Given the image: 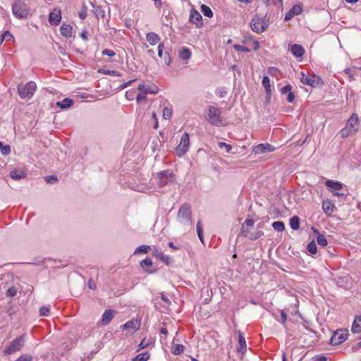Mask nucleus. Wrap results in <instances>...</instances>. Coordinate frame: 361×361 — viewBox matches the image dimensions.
<instances>
[{
	"instance_id": "obj_2",
	"label": "nucleus",
	"mask_w": 361,
	"mask_h": 361,
	"mask_svg": "<svg viewBox=\"0 0 361 361\" xmlns=\"http://www.w3.org/2000/svg\"><path fill=\"white\" fill-rule=\"evenodd\" d=\"M177 220L183 225H190L191 221V207L188 203L182 204L178 210Z\"/></svg>"
},
{
	"instance_id": "obj_56",
	"label": "nucleus",
	"mask_w": 361,
	"mask_h": 361,
	"mask_svg": "<svg viewBox=\"0 0 361 361\" xmlns=\"http://www.w3.org/2000/svg\"><path fill=\"white\" fill-rule=\"evenodd\" d=\"M328 358L324 355H318L313 357L314 361H327Z\"/></svg>"
},
{
	"instance_id": "obj_12",
	"label": "nucleus",
	"mask_w": 361,
	"mask_h": 361,
	"mask_svg": "<svg viewBox=\"0 0 361 361\" xmlns=\"http://www.w3.org/2000/svg\"><path fill=\"white\" fill-rule=\"evenodd\" d=\"M189 21L196 25L197 27H201L203 25L202 15L195 8L190 10Z\"/></svg>"
},
{
	"instance_id": "obj_10",
	"label": "nucleus",
	"mask_w": 361,
	"mask_h": 361,
	"mask_svg": "<svg viewBox=\"0 0 361 361\" xmlns=\"http://www.w3.org/2000/svg\"><path fill=\"white\" fill-rule=\"evenodd\" d=\"M159 179L157 184L160 187L166 185L169 182L172 181L173 174L169 171H163L157 173Z\"/></svg>"
},
{
	"instance_id": "obj_58",
	"label": "nucleus",
	"mask_w": 361,
	"mask_h": 361,
	"mask_svg": "<svg viewBox=\"0 0 361 361\" xmlns=\"http://www.w3.org/2000/svg\"><path fill=\"white\" fill-rule=\"evenodd\" d=\"M149 345V341H146L145 338H144L138 345L139 350L147 348Z\"/></svg>"
},
{
	"instance_id": "obj_53",
	"label": "nucleus",
	"mask_w": 361,
	"mask_h": 361,
	"mask_svg": "<svg viewBox=\"0 0 361 361\" xmlns=\"http://www.w3.org/2000/svg\"><path fill=\"white\" fill-rule=\"evenodd\" d=\"M102 55L108 56L109 57H113L116 55V53L114 51H113L111 49H104L102 51Z\"/></svg>"
},
{
	"instance_id": "obj_52",
	"label": "nucleus",
	"mask_w": 361,
	"mask_h": 361,
	"mask_svg": "<svg viewBox=\"0 0 361 361\" xmlns=\"http://www.w3.org/2000/svg\"><path fill=\"white\" fill-rule=\"evenodd\" d=\"M240 235L243 236L244 238H249V231L245 228V226H244V225L241 226Z\"/></svg>"
},
{
	"instance_id": "obj_45",
	"label": "nucleus",
	"mask_w": 361,
	"mask_h": 361,
	"mask_svg": "<svg viewBox=\"0 0 361 361\" xmlns=\"http://www.w3.org/2000/svg\"><path fill=\"white\" fill-rule=\"evenodd\" d=\"M50 312L49 306H43L39 309L40 316L44 317L48 316Z\"/></svg>"
},
{
	"instance_id": "obj_25",
	"label": "nucleus",
	"mask_w": 361,
	"mask_h": 361,
	"mask_svg": "<svg viewBox=\"0 0 361 361\" xmlns=\"http://www.w3.org/2000/svg\"><path fill=\"white\" fill-rule=\"evenodd\" d=\"M301 75H302V76H301V78H300V82L302 84L307 85H310L311 87H314L315 86V84H316L315 75H314L313 78H308L302 72L301 73Z\"/></svg>"
},
{
	"instance_id": "obj_8",
	"label": "nucleus",
	"mask_w": 361,
	"mask_h": 361,
	"mask_svg": "<svg viewBox=\"0 0 361 361\" xmlns=\"http://www.w3.org/2000/svg\"><path fill=\"white\" fill-rule=\"evenodd\" d=\"M25 337V334H23V335L17 337L16 338H15L11 343L9 346L6 348V349L5 350L6 353L10 355L16 351L20 350L24 345Z\"/></svg>"
},
{
	"instance_id": "obj_1",
	"label": "nucleus",
	"mask_w": 361,
	"mask_h": 361,
	"mask_svg": "<svg viewBox=\"0 0 361 361\" xmlns=\"http://www.w3.org/2000/svg\"><path fill=\"white\" fill-rule=\"evenodd\" d=\"M360 128V120L358 115L353 113L350 118L347 121L345 126L338 133L341 137L344 139L350 136L355 135Z\"/></svg>"
},
{
	"instance_id": "obj_17",
	"label": "nucleus",
	"mask_w": 361,
	"mask_h": 361,
	"mask_svg": "<svg viewBox=\"0 0 361 361\" xmlns=\"http://www.w3.org/2000/svg\"><path fill=\"white\" fill-rule=\"evenodd\" d=\"M137 89L140 92H144L146 94L147 93L155 94L158 93L159 88L157 86H149V85H139Z\"/></svg>"
},
{
	"instance_id": "obj_36",
	"label": "nucleus",
	"mask_w": 361,
	"mask_h": 361,
	"mask_svg": "<svg viewBox=\"0 0 361 361\" xmlns=\"http://www.w3.org/2000/svg\"><path fill=\"white\" fill-rule=\"evenodd\" d=\"M184 345L182 344H176L172 348V353L175 355H179L183 353Z\"/></svg>"
},
{
	"instance_id": "obj_42",
	"label": "nucleus",
	"mask_w": 361,
	"mask_h": 361,
	"mask_svg": "<svg viewBox=\"0 0 361 361\" xmlns=\"http://www.w3.org/2000/svg\"><path fill=\"white\" fill-rule=\"evenodd\" d=\"M11 147L8 145H4L2 142L0 141V151L3 155H8L11 153Z\"/></svg>"
},
{
	"instance_id": "obj_63",
	"label": "nucleus",
	"mask_w": 361,
	"mask_h": 361,
	"mask_svg": "<svg viewBox=\"0 0 361 361\" xmlns=\"http://www.w3.org/2000/svg\"><path fill=\"white\" fill-rule=\"evenodd\" d=\"M294 99H295V95H294L293 92L291 91L288 94L287 101L289 103H292L294 101Z\"/></svg>"
},
{
	"instance_id": "obj_15",
	"label": "nucleus",
	"mask_w": 361,
	"mask_h": 361,
	"mask_svg": "<svg viewBox=\"0 0 361 361\" xmlns=\"http://www.w3.org/2000/svg\"><path fill=\"white\" fill-rule=\"evenodd\" d=\"M274 147L270 144H259L253 147L252 152L256 154H264L265 152H274Z\"/></svg>"
},
{
	"instance_id": "obj_34",
	"label": "nucleus",
	"mask_w": 361,
	"mask_h": 361,
	"mask_svg": "<svg viewBox=\"0 0 361 361\" xmlns=\"http://www.w3.org/2000/svg\"><path fill=\"white\" fill-rule=\"evenodd\" d=\"M262 85L265 88L266 92L267 94H271V85L270 80L268 76H264L262 79Z\"/></svg>"
},
{
	"instance_id": "obj_11",
	"label": "nucleus",
	"mask_w": 361,
	"mask_h": 361,
	"mask_svg": "<svg viewBox=\"0 0 361 361\" xmlns=\"http://www.w3.org/2000/svg\"><path fill=\"white\" fill-rule=\"evenodd\" d=\"M326 186L331 190V192L336 191L334 192V195L335 196H343V193H339L337 191L341 190L343 188V184L338 181H334L331 180H328L325 183Z\"/></svg>"
},
{
	"instance_id": "obj_55",
	"label": "nucleus",
	"mask_w": 361,
	"mask_h": 361,
	"mask_svg": "<svg viewBox=\"0 0 361 361\" xmlns=\"http://www.w3.org/2000/svg\"><path fill=\"white\" fill-rule=\"evenodd\" d=\"M32 356L30 355H23L18 357L16 361H31Z\"/></svg>"
},
{
	"instance_id": "obj_23",
	"label": "nucleus",
	"mask_w": 361,
	"mask_h": 361,
	"mask_svg": "<svg viewBox=\"0 0 361 361\" xmlns=\"http://www.w3.org/2000/svg\"><path fill=\"white\" fill-rule=\"evenodd\" d=\"M73 105V100L70 98H65L61 102H57L56 106L59 107L61 109H66Z\"/></svg>"
},
{
	"instance_id": "obj_43",
	"label": "nucleus",
	"mask_w": 361,
	"mask_h": 361,
	"mask_svg": "<svg viewBox=\"0 0 361 361\" xmlns=\"http://www.w3.org/2000/svg\"><path fill=\"white\" fill-rule=\"evenodd\" d=\"M140 265L142 269H145V267H152L153 265V262L150 258L147 257L146 259L142 260L140 262Z\"/></svg>"
},
{
	"instance_id": "obj_30",
	"label": "nucleus",
	"mask_w": 361,
	"mask_h": 361,
	"mask_svg": "<svg viewBox=\"0 0 361 361\" xmlns=\"http://www.w3.org/2000/svg\"><path fill=\"white\" fill-rule=\"evenodd\" d=\"M153 255L159 258L162 262H165L166 264H169V256H166V255H164L161 253V252L160 250H159L157 248H154L153 250Z\"/></svg>"
},
{
	"instance_id": "obj_26",
	"label": "nucleus",
	"mask_w": 361,
	"mask_h": 361,
	"mask_svg": "<svg viewBox=\"0 0 361 361\" xmlns=\"http://www.w3.org/2000/svg\"><path fill=\"white\" fill-rule=\"evenodd\" d=\"M351 331L354 334H359L361 332V315L355 318Z\"/></svg>"
},
{
	"instance_id": "obj_61",
	"label": "nucleus",
	"mask_w": 361,
	"mask_h": 361,
	"mask_svg": "<svg viewBox=\"0 0 361 361\" xmlns=\"http://www.w3.org/2000/svg\"><path fill=\"white\" fill-rule=\"evenodd\" d=\"M244 226L252 227L254 226V221L251 219H247L245 222L242 224Z\"/></svg>"
},
{
	"instance_id": "obj_19",
	"label": "nucleus",
	"mask_w": 361,
	"mask_h": 361,
	"mask_svg": "<svg viewBox=\"0 0 361 361\" xmlns=\"http://www.w3.org/2000/svg\"><path fill=\"white\" fill-rule=\"evenodd\" d=\"M60 32L61 34L66 38L71 37L73 33V27L69 24L63 23L60 27Z\"/></svg>"
},
{
	"instance_id": "obj_22",
	"label": "nucleus",
	"mask_w": 361,
	"mask_h": 361,
	"mask_svg": "<svg viewBox=\"0 0 361 361\" xmlns=\"http://www.w3.org/2000/svg\"><path fill=\"white\" fill-rule=\"evenodd\" d=\"M146 39L151 45H155L160 41V37L154 32L147 33Z\"/></svg>"
},
{
	"instance_id": "obj_7",
	"label": "nucleus",
	"mask_w": 361,
	"mask_h": 361,
	"mask_svg": "<svg viewBox=\"0 0 361 361\" xmlns=\"http://www.w3.org/2000/svg\"><path fill=\"white\" fill-rule=\"evenodd\" d=\"M348 331L346 329H338L334 332L330 339L332 345H338L343 343L348 338Z\"/></svg>"
},
{
	"instance_id": "obj_31",
	"label": "nucleus",
	"mask_w": 361,
	"mask_h": 361,
	"mask_svg": "<svg viewBox=\"0 0 361 361\" xmlns=\"http://www.w3.org/2000/svg\"><path fill=\"white\" fill-rule=\"evenodd\" d=\"M290 226L295 231L300 228V219L298 216H294L290 219Z\"/></svg>"
},
{
	"instance_id": "obj_18",
	"label": "nucleus",
	"mask_w": 361,
	"mask_h": 361,
	"mask_svg": "<svg viewBox=\"0 0 361 361\" xmlns=\"http://www.w3.org/2000/svg\"><path fill=\"white\" fill-rule=\"evenodd\" d=\"M115 311L111 310H106L102 314L101 323L103 325H107L110 323L111 319L114 318Z\"/></svg>"
},
{
	"instance_id": "obj_50",
	"label": "nucleus",
	"mask_w": 361,
	"mask_h": 361,
	"mask_svg": "<svg viewBox=\"0 0 361 361\" xmlns=\"http://www.w3.org/2000/svg\"><path fill=\"white\" fill-rule=\"evenodd\" d=\"M292 91V86L289 84L285 85L281 89V93L282 94H288Z\"/></svg>"
},
{
	"instance_id": "obj_44",
	"label": "nucleus",
	"mask_w": 361,
	"mask_h": 361,
	"mask_svg": "<svg viewBox=\"0 0 361 361\" xmlns=\"http://www.w3.org/2000/svg\"><path fill=\"white\" fill-rule=\"evenodd\" d=\"M263 235H264V232L262 231H257L256 232H255L253 233H250V235L249 236V239L250 240H257V239L261 238Z\"/></svg>"
},
{
	"instance_id": "obj_16",
	"label": "nucleus",
	"mask_w": 361,
	"mask_h": 361,
	"mask_svg": "<svg viewBox=\"0 0 361 361\" xmlns=\"http://www.w3.org/2000/svg\"><path fill=\"white\" fill-rule=\"evenodd\" d=\"M302 12V6L301 4L294 5L285 16L284 20L288 21L291 20L295 16L299 15Z\"/></svg>"
},
{
	"instance_id": "obj_38",
	"label": "nucleus",
	"mask_w": 361,
	"mask_h": 361,
	"mask_svg": "<svg viewBox=\"0 0 361 361\" xmlns=\"http://www.w3.org/2000/svg\"><path fill=\"white\" fill-rule=\"evenodd\" d=\"M307 250L312 255H315L317 252V247L314 240H312L310 243H308L307 246Z\"/></svg>"
},
{
	"instance_id": "obj_64",
	"label": "nucleus",
	"mask_w": 361,
	"mask_h": 361,
	"mask_svg": "<svg viewBox=\"0 0 361 361\" xmlns=\"http://www.w3.org/2000/svg\"><path fill=\"white\" fill-rule=\"evenodd\" d=\"M281 322L284 324L287 321V314L285 312L284 310L281 311Z\"/></svg>"
},
{
	"instance_id": "obj_27",
	"label": "nucleus",
	"mask_w": 361,
	"mask_h": 361,
	"mask_svg": "<svg viewBox=\"0 0 361 361\" xmlns=\"http://www.w3.org/2000/svg\"><path fill=\"white\" fill-rule=\"evenodd\" d=\"M192 53L187 47H183L179 50V57L183 61L188 60L191 58Z\"/></svg>"
},
{
	"instance_id": "obj_54",
	"label": "nucleus",
	"mask_w": 361,
	"mask_h": 361,
	"mask_svg": "<svg viewBox=\"0 0 361 361\" xmlns=\"http://www.w3.org/2000/svg\"><path fill=\"white\" fill-rule=\"evenodd\" d=\"M87 8L85 6H83L82 10L79 12V17L82 20H84L87 17Z\"/></svg>"
},
{
	"instance_id": "obj_14",
	"label": "nucleus",
	"mask_w": 361,
	"mask_h": 361,
	"mask_svg": "<svg viewBox=\"0 0 361 361\" xmlns=\"http://www.w3.org/2000/svg\"><path fill=\"white\" fill-rule=\"evenodd\" d=\"M61 20V11L60 9L54 8L49 13V22L51 25L56 26Z\"/></svg>"
},
{
	"instance_id": "obj_48",
	"label": "nucleus",
	"mask_w": 361,
	"mask_h": 361,
	"mask_svg": "<svg viewBox=\"0 0 361 361\" xmlns=\"http://www.w3.org/2000/svg\"><path fill=\"white\" fill-rule=\"evenodd\" d=\"M218 146H219L220 148H223V147H224V148H225V149H226V152L227 153H229V152H231V149H232V147H231V145H228V144H227V143H226V142H219L218 143Z\"/></svg>"
},
{
	"instance_id": "obj_9",
	"label": "nucleus",
	"mask_w": 361,
	"mask_h": 361,
	"mask_svg": "<svg viewBox=\"0 0 361 361\" xmlns=\"http://www.w3.org/2000/svg\"><path fill=\"white\" fill-rule=\"evenodd\" d=\"M12 9L14 16L19 18H25L29 13L26 4L21 1H16Z\"/></svg>"
},
{
	"instance_id": "obj_46",
	"label": "nucleus",
	"mask_w": 361,
	"mask_h": 361,
	"mask_svg": "<svg viewBox=\"0 0 361 361\" xmlns=\"http://www.w3.org/2000/svg\"><path fill=\"white\" fill-rule=\"evenodd\" d=\"M2 39L4 41L8 42L13 39V36L10 33L9 31H5L1 34Z\"/></svg>"
},
{
	"instance_id": "obj_40",
	"label": "nucleus",
	"mask_w": 361,
	"mask_h": 361,
	"mask_svg": "<svg viewBox=\"0 0 361 361\" xmlns=\"http://www.w3.org/2000/svg\"><path fill=\"white\" fill-rule=\"evenodd\" d=\"M317 242L319 245L323 247H326L328 244L327 240L323 234H319L317 236Z\"/></svg>"
},
{
	"instance_id": "obj_60",
	"label": "nucleus",
	"mask_w": 361,
	"mask_h": 361,
	"mask_svg": "<svg viewBox=\"0 0 361 361\" xmlns=\"http://www.w3.org/2000/svg\"><path fill=\"white\" fill-rule=\"evenodd\" d=\"M16 293H17V290L14 287L9 288L7 290V295L13 297L16 295Z\"/></svg>"
},
{
	"instance_id": "obj_3",
	"label": "nucleus",
	"mask_w": 361,
	"mask_h": 361,
	"mask_svg": "<svg viewBox=\"0 0 361 361\" xmlns=\"http://www.w3.org/2000/svg\"><path fill=\"white\" fill-rule=\"evenodd\" d=\"M207 116V120L212 125L220 126L222 124L221 111L219 108L209 106Z\"/></svg>"
},
{
	"instance_id": "obj_28",
	"label": "nucleus",
	"mask_w": 361,
	"mask_h": 361,
	"mask_svg": "<svg viewBox=\"0 0 361 361\" xmlns=\"http://www.w3.org/2000/svg\"><path fill=\"white\" fill-rule=\"evenodd\" d=\"M10 176L14 180H20L26 176V173L23 171L14 170L10 172Z\"/></svg>"
},
{
	"instance_id": "obj_37",
	"label": "nucleus",
	"mask_w": 361,
	"mask_h": 361,
	"mask_svg": "<svg viewBox=\"0 0 361 361\" xmlns=\"http://www.w3.org/2000/svg\"><path fill=\"white\" fill-rule=\"evenodd\" d=\"M201 11L204 16L211 18L213 16V12L211 10V8L207 6V5H202L201 6Z\"/></svg>"
},
{
	"instance_id": "obj_4",
	"label": "nucleus",
	"mask_w": 361,
	"mask_h": 361,
	"mask_svg": "<svg viewBox=\"0 0 361 361\" xmlns=\"http://www.w3.org/2000/svg\"><path fill=\"white\" fill-rule=\"evenodd\" d=\"M36 90L35 82L30 81L26 85L20 84L18 85V92L22 99H30L32 97Z\"/></svg>"
},
{
	"instance_id": "obj_33",
	"label": "nucleus",
	"mask_w": 361,
	"mask_h": 361,
	"mask_svg": "<svg viewBox=\"0 0 361 361\" xmlns=\"http://www.w3.org/2000/svg\"><path fill=\"white\" fill-rule=\"evenodd\" d=\"M150 357V354L148 352L140 353L133 358V361H147Z\"/></svg>"
},
{
	"instance_id": "obj_57",
	"label": "nucleus",
	"mask_w": 361,
	"mask_h": 361,
	"mask_svg": "<svg viewBox=\"0 0 361 361\" xmlns=\"http://www.w3.org/2000/svg\"><path fill=\"white\" fill-rule=\"evenodd\" d=\"M45 179L48 183H54L58 181V179L55 176H46Z\"/></svg>"
},
{
	"instance_id": "obj_6",
	"label": "nucleus",
	"mask_w": 361,
	"mask_h": 361,
	"mask_svg": "<svg viewBox=\"0 0 361 361\" xmlns=\"http://www.w3.org/2000/svg\"><path fill=\"white\" fill-rule=\"evenodd\" d=\"M189 145V134L188 133H184L181 137L179 145L176 147V154L179 157H183L188 151Z\"/></svg>"
},
{
	"instance_id": "obj_32",
	"label": "nucleus",
	"mask_w": 361,
	"mask_h": 361,
	"mask_svg": "<svg viewBox=\"0 0 361 361\" xmlns=\"http://www.w3.org/2000/svg\"><path fill=\"white\" fill-rule=\"evenodd\" d=\"M93 11L97 18H104L105 17V11L99 6L93 5Z\"/></svg>"
},
{
	"instance_id": "obj_5",
	"label": "nucleus",
	"mask_w": 361,
	"mask_h": 361,
	"mask_svg": "<svg viewBox=\"0 0 361 361\" xmlns=\"http://www.w3.org/2000/svg\"><path fill=\"white\" fill-rule=\"evenodd\" d=\"M267 27V24L264 20V18L259 15H255L250 23V27L252 31L257 33H261L264 32Z\"/></svg>"
},
{
	"instance_id": "obj_62",
	"label": "nucleus",
	"mask_w": 361,
	"mask_h": 361,
	"mask_svg": "<svg viewBox=\"0 0 361 361\" xmlns=\"http://www.w3.org/2000/svg\"><path fill=\"white\" fill-rule=\"evenodd\" d=\"M87 286L91 290L96 289V284L92 279H89L87 281Z\"/></svg>"
},
{
	"instance_id": "obj_20",
	"label": "nucleus",
	"mask_w": 361,
	"mask_h": 361,
	"mask_svg": "<svg viewBox=\"0 0 361 361\" xmlns=\"http://www.w3.org/2000/svg\"><path fill=\"white\" fill-rule=\"evenodd\" d=\"M246 341L240 331H238V346L237 347V350L238 353H241L244 354L245 351H246Z\"/></svg>"
},
{
	"instance_id": "obj_51",
	"label": "nucleus",
	"mask_w": 361,
	"mask_h": 361,
	"mask_svg": "<svg viewBox=\"0 0 361 361\" xmlns=\"http://www.w3.org/2000/svg\"><path fill=\"white\" fill-rule=\"evenodd\" d=\"M147 99L146 94L144 92H140L137 94L136 100L137 102L145 101Z\"/></svg>"
},
{
	"instance_id": "obj_49",
	"label": "nucleus",
	"mask_w": 361,
	"mask_h": 361,
	"mask_svg": "<svg viewBox=\"0 0 361 361\" xmlns=\"http://www.w3.org/2000/svg\"><path fill=\"white\" fill-rule=\"evenodd\" d=\"M233 47L236 51H243V52H250V49L248 47H245V46L235 44L233 46Z\"/></svg>"
},
{
	"instance_id": "obj_21",
	"label": "nucleus",
	"mask_w": 361,
	"mask_h": 361,
	"mask_svg": "<svg viewBox=\"0 0 361 361\" xmlns=\"http://www.w3.org/2000/svg\"><path fill=\"white\" fill-rule=\"evenodd\" d=\"M290 51L292 54L295 57H301L305 54L304 48L301 45L298 44H295L291 46Z\"/></svg>"
},
{
	"instance_id": "obj_47",
	"label": "nucleus",
	"mask_w": 361,
	"mask_h": 361,
	"mask_svg": "<svg viewBox=\"0 0 361 361\" xmlns=\"http://www.w3.org/2000/svg\"><path fill=\"white\" fill-rule=\"evenodd\" d=\"M172 116V110L167 107L164 108L163 110V117L165 119H169Z\"/></svg>"
},
{
	"instance_id": "obj_59",
	"label": "nucleus",
	"mask_w": 361,
	"mask_h": 361,
	"mask_svg": "<svg viewBox=\"0 0 361 361\" xmlns=\"http://www.w3.org/2000/svg\"><path fill=\"white\" fill-rule=\"evenodd\" d=\"M268 72L271 75H276L279 73V70L276 67H269Z\"/></svg>"
},
{
	"instance_id": "obj_39",
	"label": "nucleus",
	"mask_w": 361,
	"mask_h": 361,
	"mask_svg": "<svg viewBox=\"0 0 361 361\" xmlns=\"http://www.w3.org/2000/svg\"><path fill=\"white\" fill-rule=\"evenodd\" d=\"M272 227L279 232H282L285 230V224L282 221H274L272 224Z\"/></svg>"
},
{
	"instance_id": "obj_35",
	"label": "nucleus",
	"mask_w": 361,
	"mask_h": 361,
	"mask_svg": "<svg viewBox=\"0 0 361 361\" xmlns=\"http://www.w3.org/2000/svg\"><path fill=\"white\" fill-rule=\"evenodd\" d=\"M151 250V247L149 245H142L139 247H137L135 252L134 255H137L139 253H147Z\"/></svg>"
},
{
	"instance_id": "obj_41",
	"label": "nucleus",
	"mask_w": 361,
	"mask_h": 361,
	"mask_svg": "<svg viewBox=\"0 0 361 361\" xmlns=\"http://www.w3.org/2000/svg\"><path fill=\"white\" fill-rule=\"evenodd\" d=\"M99 73H102L106 74V75H114V76H121V74L116 70H106L104 68H101L99 70Z\"/></svg>"
},
{
	"instance_id": "obj_29",
	"label": "nucleus",
	"mask_w": 361,
	"mask_h": 361,
	"mask_svg": "<svg viewBox=\"0 0 361 361\" xmlns=\"http://www.w3.org/2000/svg\"><path fill=\"white\" fill-rule=\"evenodd\" d=\"M139 327H140L139 323L137 322H135L133 320L128 321L124 325H123L121 326V328L123 330L128 329H133L134 331L137 330L139 329Z\"/></svg>"
},
{
	"instance_id": "obj_13",
	"label": "nucleus",
	"mask_w": 361,
	"mask_h": 361,
	"mask_svg": "<svg viewBox=\"0 0 361 361\" xmlns=\"http://www.w3.org/2000/svg\"><path fill=\"white\" fill-rule=\"evenodd\" d=\"M164 49V43H159L158 45V55L160 58L163 56L165 64L169 66L171 63V57L170 55L171 50H166L164 54L163 53Z\"/></svg>"
},
{
	"instance_id": "obj_24",
	"label": "nucleus",
	"mask_w": 361,
	"mask_h": 361,
	"mask_svg": "<svg viewBox=\"0 0 361 361\" xmlns=\"http://www.w3.org/2000/svg\"><path fill=\"white\" fill-rule=\"evenodd\" d=\"M334 204L329 200H325L322 203V209L324 212L327 215L330 216L334 212Z\"/></svg>"
}]
</instances>
